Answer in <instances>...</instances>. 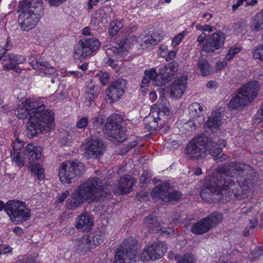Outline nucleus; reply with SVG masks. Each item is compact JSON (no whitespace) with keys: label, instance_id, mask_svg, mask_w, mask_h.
Here are the masks:
<instances>
[{"label":"nucleus","instance_id":"nucleus-1","mask_svg":"<svg viewBox=\"0 0 263 263\" xmlns=\"http://www.w3.org/2000/svg\"><path fill=\"white\" fill-rule=\"evenodd\" d=\"M251 169L250 166L245 163L235 162L218 167L216 172L205 179L204 187L201 191V197L206 201L214 198V195L218 196L215 199L222 201L247 198L252 187L251 181L245 179L241 183L237 180L238 183L236 184L233 178L246 176L248 171Z\"/></svg>","mask_w":263,"mask_h":263},{"label":"nucleus","instance_id":"nucleus-2","mask_svg":"<svg viewBox=\"0 0 263 263\" xmlns=\"http://www.w3.org/2000/svg\"><path fill=\"white\" fill-rule=\"evenodd\" d=\"M101 180L98 178L88 179L80 184L67 200L68 209L74 210L85 202H91L108 195L110 186L102 185Z\"/></svg>","mask_w":263,"mask_h":263},{"label":"nucleus","instance_id":"nucleus-3","mask_svg":"<svg viewBox=\"0 0 263 263\" xmlns=\"http://www.w3.org/2000/svg\"><path fill=\"white\" fill-rule=\"evenodd\" d=\"M54 126L53 112L49 109H45L44 105H38L34 118H31L27 127L31 137L37 136L45 130H50Z\"/></svg>","mask_w":263,"mask_h":263},{"label":"nucleus","instance_id":"nucleus-4","mask_svg":"<svg viewBox=\"0 0 263 263\" xmlns=\"http://www.w3.org/2000/svg\"><path fill=\"white\" fill-rule=\"evenodd\" d=\"M170 112V109L162 104L154 105L148 116L144 118L145 128L149 131L160 129Z\"/></svg>","mask_w":263,"mask_h":263},{"label":"nucleus","instance_id":"nucleus-5","mask_svg":"<svg viewBox=\"0 0 263 263\" xmlns=\"http://www.w3.org/2000/svg\"><path fill=\"white\" fill-rule=\"evenodd\" d=\"M5 211L11 220L15 224L26 221L31 216L30 209L25 202L21 201H8L6 204Z\"/></svg>","mask_w":263,"mask_h":263},{"label":"nucleus","instance_id":"nucleus-6","mask_svg":"<svg viewBox=\"0 0 263 263\" xmlns=\"http://www.w3.org/2000/svg\"><path fill=\"white\" fill-rule=\"evenodd\" d=\"M137 241L133 237L125 239L117 249L115 263H132L135 261L138 249Z\"/></svg>","mask_w":263,"mask_h":263},{"label":"nucleus","instance_id":"nucleus-7","mask_svg":"<svg viewBox=\"0 0 263 263\" xmlns=\"http://www.w3.org/2000/svg\"><path fill=\"white\" fill-rule=\"evenodd\" d=\"M84 170L81 163L72 161H65L59 167L58 175L60 180L64 184H70L71 180L80 176Z\"/></svg>","mask_w":263,"mask_h":263},{"label":"nucleus","instance_id":"nucleus-8","mask_svg":"<svg viewBox=\"0 0 263 263\" xmlns=\"http://www.w3.org/2000/svg\"><path fill=\"white\" fill-rule=\"evenodd\" d=\"M135 37H126L120 38L117 42H112L111 47L106 49V54L109 58L106 63L110 66L114 68L117 65L115 61L111 59L114 56L122 57L127 54L128 49L130 47V41H133Z\"/></svg>","mask_w":263,"mask_h":263},{"label":"nucleus","instance_id":"nucleus-9","mask_svg":"<svg viewBox=\"0 0 263 263\" xmlns=\"http://www.w3.org/2000/svg\"><path fill=\"white\" fill-rule=\"evenodd\" d=\"M210 143L208 138L204 136H198L193 138L186 145V157L190 159H198L208 151Z\"/></svg>","mask_w":263,"mask_h":263},{"label":"nucleus","instance_id":"nucleus-10","mask_svg":"<svg viewBox=\"0 0 263 263\" xmlns=\"http://www.w3.org/2000/svg\"><path fill=\"white\" fill-rule=\"evenodd\" d=\"M102 242V235L91 234L76 240L74 251L79 255H84Z\"/></svg>","mask_w":263,"mask_h":263},{"label":"nucleus","instance_id":"nucleus-11","mask_svg":"<svg viewBox=\"0 0 263 263\" xmlns=\"http://www.w3.org/2000/svg\"><path fill=\"white\" fill-rule=\"evenodd\" d=\"M170 188V183L165 181L158 184L152 192L153 199L156 201L165 202H173L179 199L182 193L177 191L171 193L169 191Z\"/></svg>","mask_w":263,"mask_h":263},{"label":"nucleus","instance_id":"nucleus-12","mask_svg":"<svg viewBox=\"0 0 263 263\" xmlns=\"http://www.w3.org/2000/svg\"><path fill=\"white\" fill-rule=\"evenodd\" d=\"M122 119L117 114L110 115L107 120L104 126L105 132L118 142H122L125 139V130L119 124Z\"/></svg>","mask_w":263,"mask_h":263},{"label":"nucleus","instance_id":"nucleus-13","mask_svg":"<svg viewBox=\"0 0 263 263\" xmlns=\"http://www.w3.org/2000/svg\"><path fill=\"white\" fill-rule=\"evenodd\" d=\"M99 41L96 38H89L80 41L75 48L74 56L82 59L90 55L100 47Z\"/></svg>","mask_w":263,"mask_h":263},{"label":"nucleus","instance_id":"nucleus-14","mask_svg":"<svg viewBox=\"0 0 263 263\" xmlns=\"http://www.w3.org/2000/svg\"><path fill=\"white\" fill-rule=\"evenodd\" d=\"M126 81L124 79H118L108 86L106 90L105 100L110 104L119 101L125 92Z\"/></svg>","mask_w":263,"mask_h":263},{"label":"nucleus","instance_id":"nucleus-15","mask_svg":"<svg viewBox=\"0 0 263 263\" xmlns=\"http://www.w3.org/2000/svg\"><path fill=\"white\" fill-rule=\"evenodd\" d=\"M84 156L87 159L97 158L105 151L103 143L98 140H85L81 146Z\"/></svg>","mask_w":263,"mask_h":263},{"label":"nucleus","instance_id":"nucleus-16","mask_svg":"<svg viewBox=\"0 0 263 263\" xmlns=\"http://www.w3.org/2000/svg\"><path fill=\"white\" fill-rule=\"evenodd\" d=\"M21 11L22 12L19 15L18 23L23 30L28 31L35 26L42 15L25 10Z\"/></svg>","mask_w":263,"mask_h":263},{"label":"nucleus","instance_id":"nucleus-17","mask_svg":"<svg viewBox=\"0 0 263 263\" xmlns=\"http://www.w3.org/2000/svg\"><path fill=\"white\" fill-rule=\"evenodd\" d=\"M225 39V34L223 32L218 31L214 32L208 36L203 46V49L206 52H214L223 46Z\"/></svg>","mask_w":263,"mask_h":263},{"label":"nucleus","instance_id":"nucleus-18","mask_svg":"<svg viewBox=\"0 0 263 263\" xmlns=\"http://www.w3.org/2000/svg\"><path fill=\"white\" fill-rule=\"evenodd\" d=\"M37 106L38 105L31 100H26L18 105L15 114L19 119H28V122H30L31 118H34Z\"/></svg>","mask_w":263,"mask_h":263},{"label":"nucleus","instance_id":"nucleus-19","mask_svg":"<svg viewBox=\"0 0 263 263\" xmlns=\"http://www.w3.org/2000/svg\"><path fill=\"white\" fill-rule=\"evenodd\" d=\"M135 180L130 175L124 176L119 180L114 192L117 194H128L131 192Z\"/></svg>","mask_w":263,"mask_h":263},{"label":"nucleus","instance_id":"nucleus-20","mask_svg":"<svg viewBox=\"0 0 263 263\" xmlns=\"http://www.w3.org/2000/svg\"><path fill=\"white\" fill-rule=\"evenodd\" d=\"M210 143V145L208 147V151L209 154L215 157V160L217 162L225 160L227 157L225 155L222 154L220 157H218V155L221 152L222 147L226 146L225 140L220 139L218 141L217 143H216L208 139V143Z\"/></svg>","mask_w":263,"mask_h":263},{"label":"nucleus","instance_id":"nucleus-21","mask_svg":"<svg viewBox=\"0 0 263 263\" xmlns=\"http://www.w3.org/2000/svg\"><path fill=\"white\" fill-rule=\"evenodd\" d=\"M260 87L259 83L257 81L250 82L240 88L238 91L243 97L248 99V102L254 99L257 95Z\"/></svg>","mask_w":263,"mask_h":263},{"label":"nucleus","instance_id":"nucleus-22","mask_svg":"<svg viewBox=\"0 0 263 263\" xmlns=\"http://www.w3.org/2000/svg\"><path fill=\"white\" fill-rule=\"evenodd\" d=\"M186 79L181 78L176 80L170 89V96L172 98L178 99L183 95L186 88Z\"/></svg>","mask_w":263,"mask_h":263},{"label":"nucleus","instance_id":"nucleus-23","mask_svg":"<svg viewBox=\"0 0 263 263\" xmlns=\"http://www.w3.org/2000/svg\"><path fill=\"white\" fill-rule=\"evenodd\" d=\"M151 81L154 86H160L163 85V80L161 76L160 70L157 73L156 68H154L144 71V76L142 80V84H148Z\"/></svg>","mask_w":263,"mask_h":263},{"label":"nucleus","instance_id":"nucleus-24","mask_svg":"<svg viewBox=\"0 0 263 263\" xmlns=\"http://www.w3.org/2000/svg\"><path fill=\"white\" fill-rule=\"evenodd\" d=\"M20 9L42 15L43 0H24L21 5Z\"/></svg>","mask_w":263,"mask_h":263},{"label":"nucleus","instance_id":"nucleus-25","mask_svg":"<svg viewBox=\"0 0 263 263\" xmlns=\"http://www.w3.org/2000/svg\"><path fill=\"white\" fill-rule=\"evenodd\" d=\"M189 109L190 114L195 119V125L200 124L203 122L204 110L202 105L197 102L193 103L189 106Z\"/></svg>","mask_w":263,"mask_h":263},{"label":"nucleus","instance_id":"nucleus-26","mask_svg":"<svg viewBox=\"0 0 263 263\" xmlns=\"http://www.w3.org/2000/svg\"><path fill=\"white\" fill-rule=\"evenodd\" d=\"M25 154L28 155L29 164L36 163V161H42V151L40 147L35 146L33 144H28L25 148Z\"/></svg>","mask_w":263,"mask_h":263},{"label":"nucleus","instance_id":"nucleus-27","mask_svg":"<svg viewBox=\"0 0 263 263\" xmlns=\"http://www.w3.org/2000/svg\"><path fill=\"white\" fill-rule=\"evenodd\" d=\"M163 85L168 82L178 71V64L176 63H170L160 69Z\"/></svg>","mask_w":263,"mask_h":263},{"label":"nucleus","instance_id":"nucleus-28","mask_svg":"<svg viewBox=\"0 0 263 263\" xmlns=\"http://www.w3.org/2000/svg\"><path fill=\"white\" fill-rule=\"evenodd\" d=\"M249 103L248 99L246 97H243L242 95L238 91L230 101L228 104V108L231 110L238 109Z\"/></svg>","mask_w":263,"mask_h":263},{"label":"nucleus","instance_id":"nucleus-29","mask_svg":"<svg viewBox=\"0 0 263 263\" xmlns=\"http://www.w3.org/2000/svg\"><path fill=\"white\" fill-rule=\"evenodd\" d=\"M93 224V221L91 216L87 213H84L78 217L76 227L83 231H89Z\"/></svg>","mask_w":263,"mask_h":263},{"label":"nucleus","instance_id":"nucleus-30","mask_svg":"<svg viewBox=\"0 0 263 263\" xmlns=\"http://www.w3.org/2000/svg\"><path fill=\"white\" fill-rule=\"evenodd\" d=\"M222 113L217 110L214 111L204 124V127L209 129H217L221 124Z\"/></svg>","mask_w":263,"mask_h":263},{"label":"nucleus","instance_id":"nucleus-31","mask_svg":"<svg viewBox=\"0 0 263 263\" xmlns=\"http://www.w3.org/2000/svg\"><path fill=\"white\" fill-rule=\"evenodd\" d=\"M146 247L148 248L151 254L156 256V257L154 258L155 260L160 258L167 249L166 245L160 241L155 242Z\"/></svg>","mask_w":263,"mask_h":263},{"label":"nucleus","instance_id":"nucleus-32","mask_svg":"<svg viewBox=\"0 0 263 263\" xmlns=\"http://www.w3.org/2000/svg\"><path fill=\"white\" fill-rule=\"evenodd\" d=\"M206 220L205 218H204L198 222L194 223L191 228V231L196 235H201L210 231L211 228Z\"/></svg>","mask_w":263,"mask_h":263},{"label":"nucleus","instance_id":"nucleus-33","mask_svg":"<svg viewBox=\"0 0 263 263\" xmlns=\"http://www.w3.org/2000/svg\"><path fill=\"white\" fill-rule=\"evenodd\" d=\"M39 64V68L34 70H35L39 74H44L46 76H52L54 77L57 76L55 69L48 62L41 60Z\"/></svg>","mask_w":263,"mask_h":263},{"label":"nucleus","instance_id":"nucleus-34","mask_svg":"<svg viewBox=\"0 0 263 263\" xmlns=\"http://www.w3.org/2000/svg\"><path fill=\"white\" fill-rule=\"evenodd\" d=\"M250 27L252 31L256 32L263 29V9L252 19Z\"/></svg>","mask_w":263,"mask_h":263},{"label":"nucleus","instance_id":"nucleus-35","mask_svg":"<svg viewBox=\"0 0 263 263\" xmlns=\"http://www.w3.org/2000/svg\"><path fill=\"white\" fill-rule=\"evenodd\" d=\"M98 88L91 82L88 83L86 86V93H85V104L86 106H90L93 102V99Z\"/></svg>","mask_w":263,"mask_h":263},{"label":"nucleus","instance_id":"nucleus-36","mask_svg":"<svg viewBox=\"0 0 263 263\" xmlns=\"http://www.w3.org/2000/svg\"><path fill=\"white\" fill-rule=\"evenodd\" d=\"M0 65H2L3 70H10L11 69H14V67L10 54L4 51L0 53Z\"/></svg>","mask_w":263,"mask_h":263},{"label":"nucleus","instance_id":"nucleus-37","mask_svg":"<svg viewBox=\"0 0 263 263\" xmlns=\"http://www.w3.org/2000/svg\"><path fill=\"white\" fill-rule=\"evenodd\" d=\"M168 257L170 258H174L178 261L177 263H195V259L194 256L189 253L184 254L183 256L178 254H175L173 252L169 253Z\"/></svg>","mask_w":263,"mask_h":263},{"label":"nucleus","instance_id":"nucleus-38","mask_svg":"<svg viewBox=\"0 0 263 263\" xmlns=\"http://www.w3.org/2000/svg\"><path fill=\"white\" fill-rule=\"evenodd\" d=\"M28 169L32 175L37 176L38 179L43 180L44 178V171L42 167L39 164L31 163L29 164Z\"/></svg>","mask_w":263,"mask_h":263},{"label":"nucleus","instance_id":"nucleus-39","mask_svg":"<svg viewBox=\"0 0 263 263\" xmlns=\"http://www.w3.org/2000/svg\"><path fill=\"white\" fill-rule=\"evenodd\" d=\"M205 219H207L206 220L210 224V227L212 229L222 222L223 220V215L221 213L214 212L209 216L206 217Z\"/></svg>","mask_w":263,"mask_h":263},{"label":"nucleus","instance_id":"nucleus-40","mask_svg":"<svg viewBox=\"0 0 263 263\" xmlns=\"http://www.w3.org/2000/svg\"><path fill=\"white\" fill-rule=\"evenodd\" d=\"M198 68L200 69L202 76H206L211 73L212 68L206 61L200 60L198 63Z\"/></svg>","mask_w":263,"mask_h":263},{"label":"nucleus","instance_id":"nucleus-41","mask_svg":"<svg viewBox=\"0 0 263 263\" xmlns=\"http://www.w3.org/2000/svg\"><path fill=\"white\" fill-rule=\"evenodd\" d=\"M144 225L149 230H153L154 228L158 227L159 224L156 216L151 214L144 219Z\"/></svg>","mask_w":263,"mask_h":263},{"label":"nucleus","instance_id":"nucleus-42","mask_svg":"<svg viewBox=\"0 0 263 263\" xmlns=\"http://www.w3.org/2000/svg\"><path fill=\"white\" fill-rule=\"evenodd\" d=\"M122 21L120 20H116L112 21L109 26L108 29V32L110 35L114 36L115 35L120 29L122 27Z\"/></svg>","mask_w":263,"mask_h":263},{"label":"nucleus","instance_id":"nucleus-43","mask_svg":"<svg viewBox=\"0 0 263 263\" xmlns=\"http://www.w3.org/2000/svg\"><path fill=\"white\" fill-rule=\"evenodd\" d=\"M160 40V39H155L151 35L145 36L142 39V46L148 47L150 46L156 45L158 43Z\"/></svg>","mask_w":263,"mask_h":263},{"label":"nucleus","instance_id":"nucleus-44","mask_svg":"<svg viewBox=\"0 0 263 263\" xmlns=\"http://www.w3.org/2000/svg\"><path fill=\"white\" fill-rule=\"evenodd\" d=\"M11 158L12 162L15 163V165L22 167L24 165V159L21 157L20 152H11Z\"/></svg>","mask_w":263,"mask_h":263},{"label":"nucleus","instance_id":"nucleus-45","mask_svg":"<svg viewBox=\"0 0 263 263\" xmlns=\"http://www.w3.org/2000/svg\"><path fill=\"white\" fill-rule=\"evenodd\" d=\"M148 249V248L145 247L141 254L140 259L143 262L147 261L151 259L154 260V258L156 257L154 254H151Z\"/></svg>","mask_w":263,"mask_h":263},{"label":"nucleus","instance_id":"nucleus-46","mask_svg":"<svg viewBox=\"0 0 263 263\" xmlns=\"http://www.w3.org/2000/svg\"><path fill=\"white\" fill-rule=\"evenodd\" d=\"M240 50L241 48L239 47H235L229 49L225 56V60L228 61L232 60L235 55L240 52Z\"/></svg>","mask_w":263,"mask_h":263},{"label":"nucleus","instance_id":"nucleus-47","mask_svg":"<svg viewBox=\"0 0 263 263\" xmlns=\"http://www.w3.org/2000/svg\"><path fill=\"white\" fill-rule=\"evenodd\" d=\"M10 54L12 58V62L13 63H14V65L23 64L26 61L25 58L22 55L16 54L14 53H10Z\"/></svg>","mask_w":263,"mask_h":263},{"label":"nucleus","instance_id":"nucleus-48","mask_svg":"<svg viewBox=\"0 0 263 263\" xmlns=\"http://www.w3.org/2000/svg\"><path fill=\"white\" fill-rule=\"evenodd\" d=\"M253 57L255 59L263 61V45L256 48L253 50Z\"/></svg>","mask_w":263,"mask_h":263},{"label":"nucleus","instance_id":"nucleus-49","mask_svg":"<svg viewBox=\"0 0 263 263\" xmlns=\"http://www.w3.org/2000/svg\"><path fill=\"white\" fill-rule=\"evenodd\" d=\"M185 35L186 32L183 31L176 35L172 41V46L173 47H176L178 46L181 42Z\"/></svg>","mask_w":263,"mask_h":263},{"label":"nucleus","instance_id":"nucleus-50","mask_svg":"<svg viewBox=\"0 0 263 263\" xmlns=\"http://www.w3.org/2000/svg\"><path fill=\"white\" fill-rule=\"evenodd\" d=\"M14 137L15 139L13 146V150L12 152H15L21 149L24 146V143L22 141L18 139V135L16 134H14Z\"/></svg>","mask_w":263,"mask_h":263},{"label":"nucleus","instance_id":"nucleus-51","mask_svg":"<svg viewBox=\"0 0 263 263\" xmlns=\"http://www.w3.org/2000/svg\"><path fill=\"white\" fill-rule=\"evenodd\" d=\"M88 123V119L87 117H83L78 120L76 123V127L82 129L87 126Z\"/></svg>","mask_w":263,"mask_h":263},{"label":"nucleus","instance_id":"nucleus-52","mask_svg":"<svg viewBox=\"0 0 263 263\" xmlns=\"http://www.w3.org/2000/svg\"><path fill=\"white\" fill-rule=\"evenodd\" d=\"M104 119L103 117L101 115H99L97 117H93L91 119V122L94 127H99L102 125Z\"/></svg>","mask_w":263,"mask_h":263},{"label":"nucleus","instance_id":"nucleus-53","mask_svg":"<svg viewBox=\"0 0 263 263\" xmlns=\"http://www.w3.org/2000/svg\"><path fill=\"white\" fill-rule=\"evenodd\" d=\"M41 61V59H37L35 55H31L29 59V62L33 69H37L39 62Z\"/></svg>","mask_w":263,"mask_h":263},{"label":"nucleus","instance_id":"nucleus-54","mask_svg":"<svg viewBox=\"0 0 263 263\" xmlns=\"http://www.w3.org/2000/svg\"><path fill=\"white\" fill-rule=\"evenodd\" d=\"M197 30H201L208 32H212L213 31V27L209 25H205L203 26L197 25L195 26Z\"/></svg>","mask_w":263,"mask_h":263},{"label":"nucleus","instance_id":"nucleus-55","mask_svg":"<svg viewBox=\"0 0 263 263\" xmlns=\"http://www.w3.org/2000/svg\"><path fill=\"white\" fill-rule=\"evenodd\" d=\"M168 52V50L167 46L162 45L160 47L159 50V54L162 58L166 59L167 53Z\"/></svg>","mask_w":263,"mask_h":263},{"label":"nucleus","instance_id":"nucleus-56","mask_svg":"<svg viewBox=\"0 0 263 263\" xmlns=\"http://www.w3.org/2000/svg\"><path fill=\"white\" fill-rule=\"evenodd\" d=\"M227 65L228 64L227 62L224 61H219L216 63L215 69L216 71L221 70L222 69H224L227 67Z\"/></svg>","mask_w":263,"mask_h":263},{"label":"nucleus","instance_id":"nucleus-57","mask_svg":"<svg viewBox=\"0 0 263 263\" xmlns=\"http://www.w3.org/2000/svg\"><path fill=\"white\" fill-rule=\"evenodd\" d=\"M255 120L258 123L263 121V108H262L261 107L256 114Z\"/></svg>","mask_w":263,"mask_h":263},{"label":"nucleus","instance_id":"nucleus-58","mask_svg":"<svg viewBox=\"0 0 263 263\" xmlns=\"http://www.w3.org/2000/svg\"><path fill=\"white\" fill-rule=\"evenodd\" d=\"M109 78V74L107 72L101 73L100 75V80L103 85H105Z\"/></svg>","mask_w":263,"mask_h":263},{"label":"nucleus","instance_id":"nucleus-59","mask_svg":"<svg viewBox=\"0 0 263 263\" xmlns=\"http://www.w3.org/2000/svg\"><path fill=\"white\" fill-rule=\"evenodd\" d=\"M206 37V34L204 32L201 33L197 37V42L199 44L201 45L203 43Z\"/></svg>","mask_w":263,"mask_h":263},{"label":"nucleus","instance_id":"nucleus-60","mask_svg":"<svg viewBox=\"0 0 263 263\" xmlns=\"http://www.w3.org/2000/svg\"><path fill=\"white\" fill-rule=\"evenodd\" d=\"M176 51H175L174 50H172L170 51H168V53H167V56H166V58L165 59L167 61H170V60L173 59L176 57Z\"/></svg>","mask_w":263,"mask_h":263},{"label":"nucleus","instance_id":"nucleus-61","mask_svg":"<svg viewBox=\"0 0 263 263\" xmlns=\"http://www.w3.org/2000/svg\"><path fill=\"white\" fill-rule=\"evenodd\" d=\"M100 1H101V0H88V8L89 9H92L94 6H96Z\"/></svg>","mask_w":263,"mask_h":263},{"label":"nucleus","instance_id":"nucleus-62","mask_svg":"<svg viewBox=\"0 0 263 263\" xmlns=\"http://www.w3.org/2000/svg\"><path fill=\"white\" fill-rule=\"evenodd\" d=\"M206 86L210 89H215L217 87V83L216 81H211L206 83Z\"/></svg>","mask_w":263,"mask_h":263},{"label":"nucleus","instance_id":"nucleus-63","mask_svg":"<svg viewBox=\"0 0 263 263\" xmlns=\"http://www.w3.org/2000/svg\"><path fill=\"white\" fill-rule=\"evenodd\" d=\"M258 224V220L256 218H254L252 219H250L249 221V227L251 229H253Z\"/></svg>","mask_w":263,"mask_h":263},{"label":"nucleus","instance_id":"nucleus-64","mask_svg":"<svg viewBox=\"0 0 263 263\" xmlns=\"http://www.w3.org/2000/svg\"><path fill=\"white\" fill-rule=\"evenodd\" d=\"M69 194V192L68 191H65L61 195H60L58 198V200L60 202H63Z\"/></svg>","mask_w":263,"mask_h":263}]
</instances>
